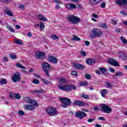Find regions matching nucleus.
Returning <instances> with one entry per match:
<instances>
[{
	"mask_svg": "<svg viewBox=\"0 0 127 127\" xmlns=\"http://www.w3.org/2000/svg\"><path fill=\"white\" fill-rule=\"evenodd\" d=\"M81 97L83 99H85V100H89V99L90 98V97H89L88 95L85 93H82Z\"/></svg>",
	"mask_w": 127,
	"mask_h": 127,
	"instance_id": "nucleus-31",
	"label": "nucleus"
},
{
	"mask_svg": "<svg viewBox=\"0 0 127 127\" xmlns=\"http://www.w3.org/2000/svg\"><path fill=\"white\" fill-rule=\"evenodd\" d=\"M36 58L37 59L43 60L46 58V55H45V53L41 51L37 52L36 53Z\"/></svg>",
	"mask_w": 127,
	"mask_h": 127,
	"instance_id": "nucleus-8",
	"label": "nucleus"
},
{
	"mask_svg": "<svg viewBox=\"0 0 127 127\" xmlns=\"http://www.w3.org/2000/svg\"><path fill=\"white\" fill-rule=\"evenodd\" d=\"M85 44L86 46H89V45H90V42H89V41H86L85 42Z\"/></svg>",
	"mask_w": 127,
	"mask_h": 127,
	"instance_id": "nucleus-57",
	"label": "nucleus"
},
{
	"mask_svg": "<svg viewBox=\"0 0 127 127\" xmlns=\"http://www.w3.org/2000/svg\"><path fill=\"white\" fill-rule=\"evenodd\" d=\"M66 19L69 22L73 23V24H77L81 21V19L73 15H68L66 17Z\"/></svg>",
	"mask_w": 127,
	"mask_h": 127,
	"instance_id": "nucleus-3",
	"label": "nucleus"
},
{
	"mask_svg": "<svg viewBox=\"0 0 127 127\" xmlns=\"http://www.w3.org/2000/svg\"><path fill=\"white\" fill-rule=\"evenodd\" d=\"M101 7L102 8H105L106 7V3L105 2H103L100 5Z\"/></svg>",
	"mask_w": 127,
	"mask_h": 127,
	"instance_id": "nucleus-52",
	"label": "nucleus"
},
{
	"mask_svg": "<svg viewBox=\"0 0 127 127\" xmlns=\"http://www.w3.org/2000/svg\"><path fill=\"white\" fill-rule=\"evenodd\" d=\"M32 99L29 97H25L24 98V101L26 103H27V104H30V102H31V100Z\"/></svg>",
	"mask_w": 127,
	"mask_h": 127,
	"instance_id": "nucleus-26",
	"label": "nucleus"
},
{
	"mask_svg": "<svg viewBox=\"0 0 127 127\" xmlns=\"http://www.w3.org/2000/svg\"><path fill=\"white\" fill-rule=\"evenodd\" d=\"M15 94L14 93H10L9 94V97L10 98H11L12 99H13V98H15Z\"/></svg>",
	"mask_w": 127,
	"mask_h": 127,
	"instance_id": "nucleus-49",
	"label": "nucleus"
},
{
	"mask_svg": "<svg viewBox=\"0 0 127 127\" xmlns=\"http://www.w3.org/2000/svg\"><path fill=\"white\" fill-rule=\"evenodd\" d=\"M58 88L60 89V90H62V91H65V92H71L72 89L74 90H77V86L73 84L64 85H59Z\"/></svg>",
	"mask_w": 127,
	"mask_h": 127,
	"instance_id": "nucleus-1",
	"label": "nucleus"
},
{
	"mask_svg": "<svg viewBox=\"0 0 127 127\" xmlns=\"http://www.w3.org/2000/svg\"><path fill=\"white\" fill-rule=\"evenodd\" d=\"M30 104H31V105H33V106L35 107H38V103H37V101H34V100H31V102H30Z\"/></svg>",
	"mask_w": 127,
	"mask_h": 127,
	"instance_id": "nucleus-27",
	"label": "nucleus"
},
{
	"mask_svg": "<svg viewBox=\"0 0 127 127\" xmlns=\"http://www.w3.org/2000/svg\"><path fill=\"white\" fill-rule=\"evenodd\" d=\"M115 76H117L118 77L124 76V72L122 71H117L115 74Z\"/></svg>",
	"mask_w": 127,
	"mask_h": 127,
	"instance_id": "nucleus-35",
	"label": "nucleus"
},
{
	"mask_svg": "<svg viewBox=\"0 0 127 127\" xmlns=\"http://www.w3.org/2000/svg\"><path fill=\"white\" fill-rule=\"evenodd\" d=\"M92 33H93L94 36H92V38L95 37V36H97V37H99L100 36H102L103 35V32L101 31L99 29L94 28L92 30Z\"/></svg>",
	"mask_w": 127,
	"mask_h": 127,
	"instance_id": "nucleus-9",
	"label": "nucleus"
},
{
	"mask_svg": "<svg viewBox=\"0 0 127 127\" xmlns=\"http://www.w3.org/2000/svg\"><path fill=\"white\" fill-rule=\"evenodd\" d=\"M121 14H122V15H127V12L124 11H121Z\"/></svg>",
	"mask_w": 127,
	"mask_h": 127,
	"instance_id": "nucleus-56",
	"label": "nucleus"
},
{
	"mask_svg": "<svg viewBox=\"0 0 127 127\" xmlns=\"http://www.w3.org/2000/svg\"><path fill=\"white\" fill-rule=\"evenodd\" d=\"M116 2L120 6L127 4V0H116Z\"/></svg>",
	"mask_w": 127,
	"mask_h": 127,
	"instance_id": "nucleus-17",
	"label": "nucleus"
},
{
	"mask_svg": "<svg viewBox=\"0 0 127 127\" xmlns=\"http://www.w3.org/2000/svg\"><path fill=\"white\" fill-rule=\"evenodd\" d=\"M0 84L1 85H5V84H7V81L5 79H1L0 80Z\"/></svg>",
	"mask_w": 127,
	"mask_h": 127,
	"instance_id": "nucleus-30",
	"label": "nucleus"
},
{
	"mask_svg": "<svg viewBox=\"0 0 127 127\" xmlns=\"http://www.w3.org/2000/svg\"><path fill=\"white\" fill-rule=\"evenodd\" d=\"M44 28H45V25H44V23L43 22H41L40 23V29H41L42 31L44 30Z\"/></svg>",
	"mask_w": 127,
	"mask_h": 127,
	"instance_id": "nucleus-34",
	"label": "nucleus"
},
{
	"mask_svg": "<svg viewBox=\"0 0 127 127\" xmlns=\"http://www.w3.org/2000/svg\"><path fill=\"white\" fill-rule=\"evenodd\" d=\"M121 41L125 44H127V40L126 39V38L124 37H121Z\"/></svg>",
	"mask_w": 127,
	"mask_h": 127,
	"instance_id": "nucleus-39",
	"label": "nucleus"
},
{
	"mask_svg": "<svg viewBox=\"0 0 127 127\" xmlns=\"http://www.w3.org/2000/svg\"><path fill=\"white\" fill-rule=\"evenodd\" d=\"M108 62L110 65H113V66H116V67H119V66H120V64L114 59H110L108 60Z\"/></svg>",
	"mask_w": 127,
	"mask_h": 127,
	"instance_id": "nucleus-13",
	"label": "nucleus"
},
{
	"mask_svg": "<svg viewBox=\"0 0 127 127\" xmlns=\"http://www.w3.org/2000/svg\"><path fill=\"white\" fill-rule=\"evenodd\" d=\"M85 77L86 79H90V78H91V75L89 74H85Z\"/></svg>",
	"mask_w": 127,
	"mask_h": 127,
	"instance_id": "nucleus-53",
	"label": "nucleus"
},
{
	"mask_svg": "<svg viewBox=\"0 0 127 127\" xmlns=\"http://www.w3.org/2000/svg\"><path fill=\"white\" fill-rule=\"evenodd\" d=\"M108 93V90L107 89H102L100 91V94L103 98H105L106 95Z\"/></svg>",
	"mask_w": 127,
	"mask_h": 127,
	"instance_id": "nucleus-21",
	"label": "nucleus"
},
{
	"mask_svg": "<svg viewBox=\"0 0 127 127\" xmlns=\"http://www.w3.org/2000/svg\"><path fill=\"white\" fill-rule=\"evenodd\" d=\"M16 66L18 67V68H21L22 69H25V67L23 66L22 64L17 63L16 64Z\"/></svg>",
	"mask_w": 127,
	"mask_h": 127,
	"instance_id": "nucleus-41",
	"label": "nucleus"
},
{
	"mask_svg": "<svg viewBox=\"0 0 127 127\" xmlns=\"http://www.w3.org/2000/svg\"><path fill=\"white\" fill-rule=\"evenodd\" d=\"M99 26L102 27V28H106V29L108 28V26L106 23H99Z\"/></svg>",
	"mask_w": 127,
	"mask_h": 127,
	"instance_id": "nucleus-29",
	"label": "nucleus"
},
{
	"mask_svg": "<svg viewBox=\"0 0 127 127\" xmlns=\"http://www.w3.org/2000/svg\"><path fill=\"white\" fill-rule=\"evenodd\" d=\"M5 14L7 15H9V16H13V14H12V12L8 9H6L4 11Z\"/></svg>",
	"mask_w": 127,
	"mask_h": 127,
	"instance_id": "nucleus-23",
	"label": "nucleus"
},
{
	"mask_svg": "<svg viewBox=\"0 0 127 127\" xmlns=\"http://www.w3.org/2000/svg\"><path fill=\"white\" fill-rule=\"evenodd\" d=\"M99 70L101 72V73H102V74H104V75L108 74V70H107V68H106L100 67Z\"/></svg>",
	"mask_w": 127,
	"mask_h": 127,
	"instance_id": "nucleus-20",
	"label": "nucleus"
},
{
	"mask_svg": "<svg viewBox=\"0 0 127 127\" xmlns=\"http://www.w3.org/2000/svg\"><path fill=\"white\" fill-rule=\"evenodd\" d=\"M71 74L73 76H77L78 75V73H77V71H72L71 72Z\"/></svg>",
	"mask_w": 127,
	"mask_h": 127,
	"instance_id": "nucleus-51",
	"label": "nucleus"
},
{
	"mask_svg": "<svg viewBox=\"0 0 127 127\" xmlns=\"http://www.w3.org/2000/svg\"><path fill=\"white\" fill-rule=\"evenodd\" d=\"M59 100H60L61 103H62V104L61 105V107H62V108H64L65 109H66L67 107H69L71 104H72L71 100L66 97H59Z\"/></svg>",
	"mask_w": 127,
	"mask_h": 127,
	"instance_id": "nucleus-2",
	"label": "nucleus"
},
{
	"mask_svg": "<svg viewBox=\"0 0 127 127\" xmlns=\"http://www.w3.org/2000/svg\"><path fill=\"white\" fill-rule=\"evenodd\" d=\"M98 119L99 120V121H103L104 122H106V120L104 117H99Z\"/></svg>",
	"mask_w": 127,
	"mask_h": 127,
	"instance_id": "nucleus-55",
	"label": "nucleus"
},
{
	"mask_svg": "<svg viewBox=\"0 0 127 127\" xmlns=\"http://www.w3.org/2000/svg\"><path fill=\"white\" fill-rule=\"evenodd\" d=\"M38 18L40 20H42L43 21H47V20H48L47 18L45 17L44 16L42 15V14H39L38 16Z\"/></svg>",
	"mask_w": 127,
	"mask_h": 127,
	"instance_id": "nucleus-22",
	"label": "nucleus"
},
{
	"mask_svg": "<svg viewBox=\"0 0 127 127\" xmlns=\"http://www.w3.org/2000/svg\"><path fill=\"white\" fill-rule=\"evenodd\" d=\"M54 1L56 2V3H61V2H60V0H54Z\"/></svg>",
	"mask_w": 127,
	"mask_h": 127,
	"instance_id": "nucleus-62",
	"label": "nucleus"
},
{
	"mask_svg": "<svg viewBox=\"0 0 127 127\" xmlns=\"http://www.w3.org/2000/svg\"><path fill=\"white\" fill-rule=\"evenodd\" d=\"M42 82H43L45 85H48V84H49V81L48 80H46L45 79H43Z\"/></svg>",
	"mask_w": 127,
	"mask_h": 127,
	"instance_id": "nucleus-46",
	"label": "nucleus"
},
{
	"mask_svg": "<svg viewBox=\"0 0 127 127\" xmlns=\"http://www.w3.org/2000/svg\"><path fill=\"white\" fill-rule=\"evenodd\" d=\"M51 38H52V39H54V40H59V37L55 34H53L51 35Z\"/></svg>",
	"mask_w": 127,
	"mask_h": 127,
	"instance_id": "nucleus-33",
	"label": "nucleus"
},
{
	"mask_svg": "<svg viewBox=\"0 0 127 127\" xmlns=\"http://www.w3.org/2000/svg\"><path fill=\"white\" fill-rule=\"evenodd\" d=\"M72 104L74 106H78V107H84V106H86V103L80 100H75Z\"/></svg>",
	"mask_w": 127,
	"mask_h": 127,
	"instance_id": "nucleus-11",
	"label": "nucleus"
},
{
	"mask_svg": "<svg viewBox=\"0 0 127 127\" xmlns=\"http://www.w3.org/2000/svg\"><path fill=\"white\" fill-rule=\"evenodd\" d=\"M44 90L40 89L39 90H33L32 93V94H42L44 93Z\"/></svg>",
	"mask_w": 127,
	"mask_h": 127,
	"instance_id": "nucleus-25",
	"label": "nucleus"
},
{
	"mask_svg": "<svg viewBox=\"0 0 127 127\" xmlns=\"http://www.w3.org/2000/svg\"><path fill=\"white\" fill-rule=\"evenodd\" d=\"M12 80L14 83L19 82V81H20V73L19 72L14 73L13 77H12Z\"/></svg>",
	"mask_w": 127,
	"mask_h": 127,
	"instance_id": "nucleus-10",
	"label": "nucleus"
},
{
	"mask_svg": "<svg viewBox=\"0 0 127 127\" xmlns=\"http://www.w3.org/2000/svg\"><path fill=\"white\" fill-rule=\"evenodd\" d=\"M101 1H103V0H89V2L92 5H98Z\"/></svg>",
	"mask_w": 127,
	"mask_h": 127,
	"instance_id": "nucleus-15",
	"label": "nucleus"
},
{
	"mask_svg": "<svg viewBox=\"0 0 127 127\" xmlns=\"http://www.w3.org/2000/svg\"><path fill=\"white\" fill-rule=\"evenodd\" d=\"M94 111H99V108L97 107H93Z\"/></svg>",
	"mask_w": 127,
	"mask_h": 127,
	"instance_id": "nucleus-64",
	"label": "nucleus"
},
{
	"mask_svg": "<svg viewBox=\"0 0 127 127\" xmlns=\"http://www.w3.org/2000/svg\"><path fill=\"white\" fill-rule=\"evenodd\" d=\"M109 71L110 72H112V73H115L116 72V70L115 68H109Z\"/></svg>",
	"mask_w": 127,
	"mask_h": 127,
	"instance_id": "nucleus-48",
	"label": "nucleus"
},
{
	"mask_svg": "<svg viewBox=\"0 0 127 127\" xmlns=\"http://www.w3.org/2000/svg\"><path fill=\"white\" fill-rule=\"evenodd\" d=\"M10 58L12 59V60H14V59H16V55L13 53H12L10 55Z\"/></svg>",
	"mask_w": 127,
	"mask_h": 127,
	"instance_id": "nucleus-40",
	"label": "nucleus"
},
{
	"mask_svg": "<svg viewBox=\"0 0 127 127\" xmlns=\"http://www.w3.org/2000/svg\"><path fill=\"white\" fill-rule=\"evenodd\" d=\"M71 40H72V41H79L80 40H81V39L77 36L76 35H74L72 36V38L71 39Z\"/></svg>",
	"mask_w": 127,
	"mask_h": 127,
	"instance_id": "nucleus-24",
	"label": "nucleus"
},
{
	"mask_svg": "<svg viewBox=\"0 0 127 127\" xmlns=\"http://www.w3.org/2000/svg\"><path fill=\"white\" fill-rule=\"evenodd\" d=\"M9 1V0H0L1 2H8Z\"/></svg>",
	"mask_w": 127,
	"mask_h": 127,
	"instance_id": "nucleus-63",
	"label": "nucleus"
},
{
	"mask_svg": "<svg viewBox=\"0 0 127 127\" xmlns=\"http://www.w3.org/2000/svg\"><path fill=\"white\" fill-rule=\"evenodd\" d=\"M94 121H95V119H89L88 120H87V122L88 123H92V122H94Z\"/></svg>",
	"mask_w": 127,
	"mask_h": 127,
	"instance_id": "nucleus-54",
	"label": "nucleus"
},
{
	"mask_svg": "<svg viewBox=\"0 0 127 127\" xmlns=\"http://www.w3.org/2000/svg\"><path fill=\"white\" fill-rule=\"evenodd\" d=\"M59 81L60 83H66V82H67V79H66V78H60L59 79Z\"/></svg>",
	"mask_w": 127,
	"mask_h": 127,
	"instance_id": "nucleus-36",
	"label": "nucleus"
},
{
	"mask_svg": "<svg viewBox=\"0 0 127 127\" xmlns=\"http://www.w3.org/2000/svg\"><path fill=\"white\" fill-rule=\"evenodd\" d=\"M42 68H43L46 75L49 76L50 75L49 71L51 70V65H50V64L46 63V62H44L42 63Z\"/></svg>",
	"mask_w": 127,
	"mask_h": 127,
	"instance_id": "nucleus-4",
	"label": "nucleus"
},
{
	"mask_svg": "<svg viewBox=\"0 0 127 127\" xmlns=\"http://www.w3.org/2000/svg\"><path fill=\"white\" fill-rule=\"evenodd\" d=\"M73 68L78 70H84L85 69V65L80 64H74Z\"/></svg>",
	"mask_w": 127,
	"mask_h": 127,
	"instance_id": "nucleus-14",
	"label": "nucleus"
},
{
	"mask_svg": "<svg viewBox=\"0 0 127 127\" xmlns=\"http://www.w3.org/2000/svg\"><path fill=\"white\" fill-rule=\"evenodd\" d=\"M100 111L105 114H111L112 113V109L105 104H102Z\"/></svg>",
	"mask_w": 127,
	"mask_h": 127,
	"instance_id": "nucleus-6",
	"label": "nucleus"
},
{
	"mask_svg": "<svg viewBox=\"0 0 127 127\" xmlns=\"http://www.w3.org/2000/svg\"><path fill=\"white\" fill-rule=\"evenodd\" d=\"M27 35L29 37H32V33L31 32L28 33Z\"/></svg>",
	"mask_w": 127,
	"mask_h": 127,
	"instance_id": "nucleus-59",
	"label": "nucleus"
},
{
	"mask_svg": "<svg viewBox=\"0 0 127 127\" xmlns=\"http://www.w3.org/2000/svg\"><path fill=\"white\" fill-rule=\"evenodd\" d=\"M8 29L10 30V31H11L12 32H14V30H13V28L11 27L10 26H8Z\"/></svg>",
	"mask_w": 127,
	"mask_h": 127,
	"instance_id": "nucleus-50",
	"label": "nucleus"
},
{
	"mask_svg": "<svg viewBox=\"0 0 127 127\" xmlns=\"http://www.w3.org/2000/svg\"><path fill=\"white\" fill-rule=\"evenodd\" d=\"M18 8L21 9V10H24V5H19L18 6Z\"/></svg>",
	"mask_w": 127,
	"mask_h": 127,
	"instance_id": "nucleus-45",
	"label": "nucleus"
},
{
	"mask_svg": "<svg viewBox=\"0 0 127 127\" xmlns=\"http://www.w3.org/2000/svg\"><path fill=\"white\" fill-rule=\"evenodd\" d=\"M80 54L83 56V57H86V52H85V51H82L80 52Z\"/></svg>",
	"mask_w": 127,
	"mask_h": 127,
	"instance_id": "nucleus-47",
	"label": "nucleus"
},
{
	"mask_svg": "<svg viewBox=\"0 0 127 127\" xmlns=\"http://www.w3.org/2000/svg\"><path fill=\"white\" fill-rule=\"evenodd\" d=\"M93 17H94V18H98V15L96 14H92Z\"/></svg>",
	"mask_w": 127,
	"mask_h": 127,
	"instance_id": "nucleus-61",
	"label": "nucleus"
},
{
	"mask_svg": "<svg viewBox=\"0 0 127 127\" xmlns=\"http://www.w3.org/2000/svg\"><path fill=\"white\" fill-rule=\"evenodd\" d=\"M112 24L115 25L117 24V21L116 20H112L111 22Z\"/></svg>",
	"mask_w": 127,
	"mask_h": 127,
	"instance_id": "nucleus-60",
	"label": "nucleus"
},
{
	"mask_svg": "<svg viewBox=\"0 0 127 127\" xmlns=\"http://www.w3.org/2000/svg\"><path fill=\"white\" fill-rule=\"evenodd\" d=\"M65 7L68 9H74L77 7L74 3H67L65 4Z\"/></svg>",
	"mask_w": 127,
	"mask_h": 127,
	"instance_id": "nucleus-18",
	"label": "nucleus"
},
{
	"mask_svg": "<svg viewBox=\"0 0 127 127\" xmlns=\"http://www.w3.org/2000/svg\"><path fill=\"white\" fill-rule=\"evenodd\" d=\"M80 86H88V82L87 81H81L79 83Z\"/></svg>",
	"mask_w": 127,
	"mask_h": 127,
	"instance_id": "nucleus-32",
	"label": "nucleus"
},
{
	"mask_svg": "<svg viewBox=\"0 0 127 127\" xmlns=\"http://www.w3.org/2000/svg\"><path fill=\"white\" fill-rule=\"evenodd\" d=\"M25 110H28V111H33L35 110V107L31 105H25L24 106Z\"/></svg>",
	"mask_w": 127,
	"mask_h": 127,
	"instance_id": "nucleus-16",
	"label": "nucleus"
},
{
	"mask_svg": "<svg viewBox=\"0 0 127 127\" xmlns=\"http://www.w3.org/2000/svg\"><path fill=\"white\" fill-rule=\"evenodd\" d=\"M14 42L16 44H18V45H22L23 44L22 42L19 39H15Z\"/></svg>",
	"mask_w": 127,
	"mask_h": 127,
	"instance_id": "nucleus-28",
	"label": "nucleus"
},
{
	"mask_svg": "<svg viewBox=\"0 0 127 127\" xmlns=\"http://www.w3.org/2000/svg\"><path fill=\"white\" fill-rule=\"evenodd\" d=\"M15 98L17 100H19V99L21 98V96H20V95H19V94H15Z\"/></svg>",
	"mask_w": 127,
	"mask_h": 127,
	"instance_id": "nucleus-44",
	"label": "nucleus"
},
{
	"mask_svg": "<svg viewBox=\"0 0 127 127\" xmlns=\"http://www.w3.org/2000/svg\"><path fill=\"white\" fill-rule=\"evenodd\" d=\"M120 58H121L122 59H123V60H127V56L126 55V54L123 53L121 54L120 56Z\"/></svg>",
	"mask_w": 127,
	"mask_h": 127,
	"instance_id": "nucleus-37",
	"label": "nucleus"
},
{
	"mask_svg": "<svg viewBox=\"0 0 127 127\" xmlns=\"http://www.w3.org/2000/svg\"><path fill=\"white\" fill-rule=\"evenodd\" d=\"M46 111L50 117H55L58 115V111L55 107L48 108Z\"/></svg>",
	"mask_w": 127,
	"mask_h": 127,
	"instance_id": "nucleus-5",
	"label": "nucleus"
},
{
	"mask_svg": "<svg viewBox=\"0 0 127 127\" xmlns=\"http://www.w3.org/2000/svg\"><path fill=\"white\" fill-rule=\"evenodd\" d=\"M47 60L49 62H51L52 63H54V64H56L58 62L57 58L53 56H48Z\"/></svg>",
	"mask_w": 127,
	"mask_h": 127,
	"instance_id": "nucleus-12",
	"label": "nucleus"
},
{
	"mask_svg": "<svg viewBox=\"0 0 127 127\" xmlns=\"http://www.w3.org/2000/svg\"><path fill=\"white\" fill-rule=\"evenodd\" d=\"M75 116L76 118H77V119H79V120H83V119H85V118L87 117V114L83 111H78L75 113Z\"/></svg>",
	"mask_w": 127,
	"mask_h": 127,
	"instance_id": "nucleus-7",
	"label": "nucleus"
},
{
	"mask_svg": "<svg viewBox=\"0 0 127 127\" xmlns=\"http://www.w3.org/2000/svg\"><path fill=\"white\" fill-rule=\"evenodd\" d=\"M18 114L19 116H24V112L22 110H19Z\"/></svg>",
	"mask_w": 127,
	"mask_h": 127,
	"instance_id": "nucleus-43",
	"label": "nucleus"
},
{
	"mask_svg": "<svg viewBox=\"0 0 127 127\" xmlns=\"http://www.w3.org/2000/svg\"><path fill=\"white\" fill-rule=\"evenodd\" d=\"M32 82L36 85H38V84H39V80L37 79H34L33 80Z\"/></svg>",
	"mask_w": 127,
	"mask_h": 127,
	"instance_id": "nucleus-42",
	"label": "nucleus"
},
{
	"mask_svg": "<svg viewBox=\"0 0 127 127\" xmlns=\"http://www.w3.org/2000/svg\"><path fill=\"white\" fill-rule=\"evenodd\" d=\"M106 85L107 88H108V89H110V88H113V85L109 82H106Z\"/></svg>",
	"mask_w": 127,
	"mask_h": 127,
	"instance_id": "nucleus-38",
	"label": "nucleus"
},
{
	"mask_svg": "<svg viewBox=\"0 0 127 127\" xmlns=\"http://www.w3.org/2000/svg\"><path fill=\"white\" fill-rule=\"evenodd\" d=\"M96 60L92 58H89L86 60V62L88 65H93V63H95Z\"/></svg>",
	"mask_w": 127,
	"mask_h": 127,
	"instance_id": "nucleus-19",
	"label": "nucleus"
},
{
	"mask_svg": "<svg viewBox=\"0 0 127 127\" xmlns=\"http://www.w3.org/2000/svg\"><path fill=\"white\" fill-rule=\"evenodd\" d=\"M81 111H83V112H90V110L89 109H85V108H83L81 109Z\"/></svg>",
	"mask_w": 127,
	"mask_h": 127,
	"instance_id": "nucleus-58",
	"label": "nucleus"
}]
</instances>
